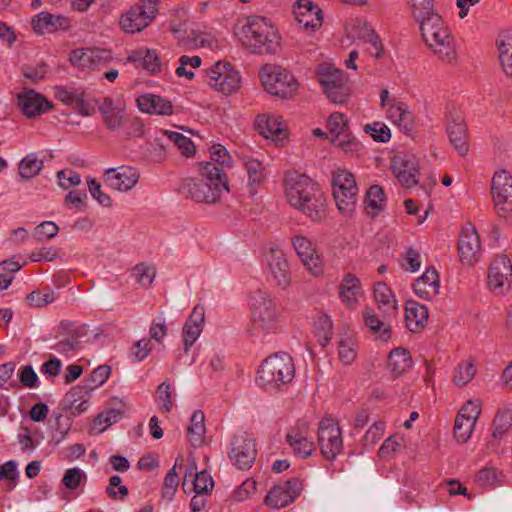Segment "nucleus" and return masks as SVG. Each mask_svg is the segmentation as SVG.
Masks as SVG:
<instances>
[{"instance_id":"nucleus-27","label":"nucleus","mask_w":512,"mask_h":512,"mask_svg":"<svg viewBox=\"0 0 512 512\" xmlns=\"http://www.w3.org/2000/svg\"><path fill=\"white\" fill-rule=\"evenodd\" d=\"M294 11L295 17L305 28L316 29L321 26L323 16L321 9L309 0L298 1Z\"/></svg>"},{"instance_id":"nucleus-24","label":"nucleus","mask_w":512,"mask_h":512,"mask_svg":"<svg viewBox=\"0 0 512 512\" xmlns=\"http://www.w3.org/2000/svg\"><path fill=\"white\" fill-rule=\"evenodd\" d=\"M213 485V479L208 472H197L196 468L190 467L184 475L182 488L185 493L207 494Z\"/></svg>"},{"instance_id":"nucleus-26","label":"nucleus","mask_w":512,"mask_h":512,"mask_svg":"<svg viewBox=\"0 0 512 512\" xmlns=\"http://www.w3.org/2000/svg\"><path fill=\"white\" fill-rule=\"evenodd\" d=\"M413 288L416 295L423 300L430 301L437 296L440 282L436 269L433 267L428 268L424 274L415 281Z\"/></svg>"},{"instance_id":"nucleus-7","label":"nucleus","mask_w":512,"mask_h":512,"mask_svg":"<svg viewBox=\"0 0 512 512\" xmlns=\"http://www.w3.org/2000/svg\"><path fill=\"white\" fill-rule=\"evenodd\" d=\"M318 81L327 98L336 104L344 103L349 96V87L344 72L330 63H321L317 70Z\"/></svg>"},{"instance_id":"nucleus-37","label":"nucleus","mask_w":512,"mask_h":512,"mask_svg":"<svg viewBox=\"0 0 512 512\" xmlns=\"http://www.w3.org/2000/svg\"><path fill=\"white\" fill-rule=\"evenodd\" d=\"M286 441L294 453L306 458L315 450L314 442L308 440L299 429H292L286 435Z\"/></svg>"},{"instance_id":"nucleus-30","label":"nucleus","mask_w":512,"mask_h":512,"mask_svg":"<svg viewBox=\"0 0 512 512\" xmlns=\"http://www.w3.org/2000/svg\"><path fill=\"white\" fill-rule=\"evenodd\" d=\"M138 108L145 113L155 115H171L173 113L172 103L161 96L145 94L137 98Z\"/></svg>"},{"instance_id":"nucleus-29","label":"nucleus","mask_w":512,"mask_h":512,"mask_svg":"<svg viewBox=\"0 0 512 512\" xmlns=\"http://www.w3.org/2000/svg\"><path fill=\"white\" fill-rule=\"evenodd\" d=\"M127 61L133 63L137 68L141 67L151 74L161 71V62L156 50L139 48L130 53Z\"/></svg>"},{"instance_id":"nucleus-51","label":"nucleus","mask_w":512,"mask_h":512,"mask_svg":"<svg viewBox=\"0 0 512 512\" xmlns=\"http://www.w3.org/2000/svg\"><path fill=\"white\" fill-rule=\"evenodd\" d=\"M57 298V293L52 289L35 290L26 296V302L32 307H45L53 303Z\"/></svg>"},{"instance_id":"nucleus-5","label":"nucleus","mask_w":512,"mask_h":512,"mask_svg":"<svg viewBox=\"0 0 512 512\" xmlns=\"http://www.w3.org/2000/svg\"><path fill=\"white\" fill-rule=\"evenodd\" d=\"M295 368L292 357L280 352L266 358L258 370L256 378L261 387H277L287 384L294 378Z\"/></svg>"},{"instance_id":"nucleus-12","label":"nucleus","mask_w":512,"mask_h":512,"mask_svg":"<svg viewBox=\"0 0 512 512\" xmlns=\"http://www.w3.org/2000/svg\"><path fill=\"white\" fill-rule=\"evenodd\" d=\"M491 193L496 212L507 218L512 214V175L506 170L496 172L492 178Z\"/></svg>"},{"instance_id":"nucleus-62","label":"nucleus","mask_w":512,"mask_h":512,"mask_svg":"<svg viewBox=\"0 0 512 512\" xmlns=\"http://www.w3.org/2000/svg\"><path fill=\"white\" fill-rule=\"evenodd\" d=\"M121 477L113 475L109 479V485L106 488L108 496L115 500H124L128 496V488L125 485H121Z\"/></svg>"},{"instance_id":"nucleus-14","label":"nucleus","mask_w":512,"mask_h":512,"mask_svg":"<svg viewBox=\"0 0 512 512\" xmlns=\"http://www.w3.org/2000/svg\"><path fill=\"white\" fill-rule=\"evenodd\" d=\"M291 243L301 259L303 265L313 276L323 274V264L319 255L316 254L315 247L310 239L303 235H295L291 238Z\"/></svg>"},{"instance_id":"nucleus-11","label":"nucleus","mask_w":512,"mask_h":512,"mask_svg":"<svg viewBox=\"0 0 512 512\" xmlns=\"http://www.w3.org/2000/svg\"><path fill=\"white\" fill-rule=\"evenodd\" d=\"M257 455L255 440L247 432L234 434L228 451L232 464L240 470L249 469Z\"/></svg>"},{"instance_id":"nucleus-53","label":"nucleus","mask_w":512,"mask_h":512,"mask_svg":"<svg viewBox=\"0 0 512 512\" xmlns=\"http://www.w3.org/2000/svg\"><path fill=\"white\" fill-rule=\"evenodd\" d=\"M333 191L356 189L357 184L354 175L346 170H338L332 176Z\"/></svg>"},{"instance_id":"nucleus-61","label":"nucleus","mask_w":512,"mask_h":512,"mask_svg":"<svg viewBox=\"0 0 512 512\" xmlns=\"http://www.w3.org/2000/svg\"><path fill=\"white\" fill-rule=\"evenodd\" d=\"M247 174H248V182L249 185H258L263 180V165L257 159H247L244 162Z\"/></svg>"},{"instance_id":"nucleus-38","label":"nucleus","mask_w":512,"mask_h":512,"mask_svg":"<svg viewBox=\"0 0 512 512\" xmlns=\"http://www.w3.org/2000/svg\"><path fill=\"white\" fill-rule=\"evenodd\" d=\"M360 289L359 279L353 274H347L340 284L339 296L344 303L352 306L358 301Z\"/></svg>"},{"instance_id":"nucleus-28","label":"nucleus","mask_w":512,"mask_h":512,"mask_svg":"<svg viewBox=\"0 0 512 512\" xmlns=\"http://www.w3.org/2000/svg\"><path fill=\"white\" fill-rule=\"evenodd\" d=\"M32 28L38 34L51 33L58 29L66 30L69 27L68 18L60 15L40 12L33 17Z\"/></svg>"},{"instance_id":"nucleus-35","label":"nucleus","mask_w":512,"mask_h":512,"mask_svg":"<svg viewBox=\"0 0 512 512\" xmlns=\"http://www.w3.org/2000/svg\"><path fill=\"white\" fill-rule=\"evenodd\" d=\"M389 117L405 134L410 135L413 132V114L403 103L392 105L389 109Z\"/></svg>"},{"instance_id":"nucleus-3","label":"nucleus","mask_w":512,"mask_h":512,"mask_svg":"<svg viewBox=\"0 0 512 512\" xmlns=\"http://www.w3.org/2000/svg\"><path fill=\"white\" fill-rule=\"evenodd\" d=\"M240 41L245 49L255 54H275L280 47V37L266 18L250 16L241 28Z\"/></svg>"},{"instance_id":"nucleus-57","label":"nucleus","mask_w":512,"mask_h":512,"mask_svg":"<svg viewBox=\"0 0 512 512\" xmlns=\"http://www.w3.org/2000/svg\"><path fill=\"white\" fill-rule=\"evenodd\" d=\"M87 393V390L85 387L76 386L73 387L67 394H66V401L70 404V409L75 414H80L84 412L87 409L88 401L86 399H83L80 403L76 404L78 398H82V393Z\"/></svg>"},{"instance_id":"nucleus-56","label":"nucleus","mask_w":512,"mask_h":512,"mask_svg":"<svg viewBox=\"0 0 512 512\" xmlns=\"http://www.w3.org/2000/svg\"><path fill=\"white\" fill-rule=\"evenodd\" d=\"M408 3L417 22L435 13L433 0H408Z\"/></svg>"},{"instance_id":"nucleus-15","label":"nucleus","mask_w":512,"mask_h":512,"mask_svg":"<svg viewBox=\"0 0 512 512\" xmlns=\"http://www.w3.org/2000/svg\"><path fill=\"white\" fill-rule=\"evenodd\" d=\"M432 52L443 62L454 65L457 61L455 41L449 29L442 30L432 37L423 38Z\"/></svg>"},{"instance_id":"nucleus-18","label":"nucleus","mask_w":512,"mask_h":512,"mask_svg":"<svg viewBox=\"0 0 512 512\" xmlns=\"http://www.w3.org/2000/svg\"><path fill=\"white\" fill-rule=\"evenodd\" d=\"M139 179L137 170L130 166L109 168L105 171L104 182L114 190L128 191L132 189Z\"/></svg>"},{"instance_id":"nucleus-21","label":"nucleus","mask_w":512,"mask_h":512,"mask_svg":"<svg viewBox=\"0 0 512 512\" xmlns=\"http://www.w3.org/2000/svg\"><path fill=\"white\" fill-rule=\"evenodd\" d=\"M205 320V309L201 305H196L188 319L186 320L183 329V342H184V351L187 353L191 346L196 342L198 337L200 336Z\"/></svg>"},{"instance_id":"nucleus-58","label":"nucleus","mask_w":512,"mask_h":512,"mask_svg":"<svg viewBox=\"0 0 512 512\" xmlns=\"http://www.w3.org/2000/svg\"><path fill=\"white\" fill-rule=\"evenodd\" d=\"M164 133L181 150L183 155L189 157L194 154L195 146L190 138L178 132L165 131Z\"/></svg>"},{"instance_id":"nucleus-20","label":"nucleus","mask_w":512,"mask_h":512,"mask_svg":"<svg viewBox=\"0 0 512 512\" xmlns=\"http://www.w3.org/2000/svg\"><path fill=\"white\" fill-rule=\"evenodd\" d=\"M102 114L104 124L109 130H118L127 123L125 105L115 102L112 98L106 97L98 107Z\"/></svg>"},{"instance_id":"nucleus-47","label":"nucleus","mask_w":512,"mask_h":512,"mask_svg":"<svg viewBox=\"0 0 512 512\" xmlns=\"http://www.w3.org/2000/svg\"><path fill=\"white\" fill-rule=\"evenodd\" d=\"M374 296L380 309L389 311L397 308L394 295L386 283L378 282L375 285Z\"/></svg>"},{"instance_id":"nucleus-59","label":"nucleus","mask_w":512,"mask_h":512,"mask_svg":"<svg viewBox=\"0 0 512 512\" xmlns=\"http://www.w3.org/2000/svg\"><path fill=\"white\" fill-rule=\"evenodd\" d=\"M364 132L369 134L377 142H387L391 138V132L387 125L382 122H374L364 126Z\"/></svg>"},{"instance_id":"nucleus-32","label":"nucleus","mask_w":512,"mask_h":512,"mask_svg":"<svg viewBox=\"0 0 512 512\" xmlns=\"http://www.w3.org/2000/svg\"><path fill=\"white\" fill-rule=\"evenodd\" d=\"M406 326L412 332H418L427 323L428 308L416 301L409 300L406 303Z\"/></svg>"},{"instance_id":"nucleus-23","label":"nucleus","mask_w":512,"mask_h":512,"mask_svg":"<svg viewBox=\"0 0 512 512\" xmlns=\"http://www.w3.org/2000/svg\"><path fill=\"white\" fill-rule=\"evenodd\" d=\"M512 276V264L510 259L504 255H497L489 269L488 284L492 289H500L509 281Z\"/></svg>"},{"instance_id":"nucleus-60","label":"nucleus","mask_w":512,"mask_h":512,"mask_svg":"<svg viewBox=\"0 0 512 512\" xmlns=\"http://www.w3.org/2000/svg\"><path fill=\"white\" fill-rule=\"evenodd\" d=\"M341 434L338 422L330 417L323 418L318 427V443H323L324 438Z\"/></svg>"},{"instance_id":"nucleus-25","label":"nucleus","mask_w":512,"mask_h":512,"mask_svg":"<svg viewBox=\"0 0 512 512\" xmlns=\"http://www.w3.org/2000/svg\"><path fill=\"white\" fill-rule=\"evenodd\" d=\"M255 123L259 133L265 138L281 141L288 136V131L280 116L259 115Z\"/></svg>"},{"instance_id":"nucleus-8","label":"nucleus","mask_w":512,"mask_h":512,"mask_svg":"<svg viewBox=\"0 0 512 512\" xmlns=\"http://www.w3.org/2000/svg\"><path fill=\"white\" fill-rule=\"evenodd\" d=\"M87 334L85 325L76 326L73 321L62 320L57 328L51 349L60 355L75 356L81 348L80 339Z\"/></svg>"},{"instance_id":"nucleus-16","label":"nucleus","mask_w":512,"mask_h":512,"mask_svg":"<svg viewBox=\"0 0 512 512\" xmlns=\"http://www.w3.org/2000/svg\"><path fill=\"white\" fill-rule=\"evenodd\" d=\"M460 260L463 264L473 265L480 256V238L474 227H465L460 233L458 241Z\"/></svg>"},{"instance_id":"nucleus-55","label":"nucleus","mask_w":512,"mask_h":512,"mask_svg":"<svg viewBox=\"0 0 512 512\" xmlns=\"http://www.w3.org/2000/svg\"><path fill=\"white\" fill-rule=\"evenodd\" d=\"M72 65L81 69H95L91 48H78L71 52L69 57Z\"/></svg>"},{"instance_id":"nucleus-48","label":"nucleus","mask_w":512,"mask_h":512,"mask_svg":"<svg viewBox=\"0 0 512 512\" xmlns=\"http://www.w3.org/2000/svg\"><path fill=\"white\" fill-rule=\"evenodd\" d=\"M321 453L326 460L333 461L343 449L342 433L324 438L323 443H318Z\"/></svg>"},{"instance_id":"nucleus-1","label":"nucleus","mask_w":512,"mask_h":512,"mask_svg":"<svg viewBox=\"0 0 512 512\" xmlns=\"http://www.w3.org/2000/svg\"><path fill=\"white\" fill-rule=\"evenodd\" d=\"M285 196L288 203L308 216L312 221L325 217L326 199L318 185L305 174L287 172L284 178Z\"/></svg>"},{"instance_id":"nucleus-45","label":"nucleus","mask_w":512,"mask_h":512,"mask_svg":"<svg viewBox=\"0 0 512 512\" xmlns=\"http://www.w3.org/2000/svg\"><path fill=\"white\" fill-rule=\"evenodd\" d=\"M290 503H292V498L282 485H275L265 498V504L272 509H280Z\"/></svg>"},{"instance_id":"nucleus-10","label":"nucleus","mask_w":512,"mask_h":512,"mask_svg":"<svg viewBox=\"0 0 512 512\" xmlns=\"http://www.w3.org/2000/svg\"><path fill=\"white\" fill-rule=\"evenodd\" d=\"M208 84L224 95L236 92L241 85V77L230 63L217 62L206 70Z\"/></svg>"},{"instance_id":"nucleus-41","label":"nucleus","mask_w":512,"mask_h":512,"mask_svg":"<svg viewBox=\"0 0 512 512\" xmlns=\"http://www.w3.org/2000/svg\"><path fill=\"white\" fill-rule=\"evenodd\" d=\"M357 191L356 189H349L344 191H333V197L337 205L338 210L344 216L350 217L355 211L357 203Z\"/></svg>"},{"instance_id":"nucleus-42","label":"nucleus","mask_w":512,"mask_h":512,"mask_svg":"<svg viewBox=\"0 0 512 512\" xmlns=\"http://www.w3.org/2000/svg\"><path fill=\"white\" fill-rule=\"evenodd\" d=\"M512 427V409L501 408L497 411L493 420V440L499 441Z\"/></svg>"},{"instance_id":"nucleus-17","label":"nucleus","mask_w":512,"mask_h":512,"mask_svg":"<svg viewBox=\"0 0 512 512\" xmlns=\"http://www.w3.org/2000/svg\"><path fill=\"white\" fill-rule=\"evenodd\" d=\"M391 168L402 186L411 188L417 184L418 162L415 156L408 154L395 156Z\"/></svg>"},{"instance_id":"nucleus-19","label":"nucleus","mask_w":512,"mask_h":512,"mask_svg":"<svg viewBox=\"0 0 512 512\" xmlns=\"http://www.w3.org/2000/svg\"><path fill=\"white\" fill-rule=\"evenodd\" d=\"M446 130L454 148L461 156L466 155L469 151L467 128L463 117L459 113H449Z\"/></svg>"},{"instance_id":"nucleus-6","label":"nucleus","mask_w":512,"mask_h":512,"mask_svg":"<svg viewBox=\"0 0 512 512\" xmlns=\"http://www.w3.org/2000/svg\"><path fill=\"white\" fill-rule=\"evenodd\" d=\"M264 89L280 98H292L298 90V82L286 69L274 64L264 65L259 73Z\"/></svg>"},{"instance_id":"nucleus-52","label":"nucleus","mask_w":512,"mask_h":512,"mask_svg":"<svg viewBox=\"0 0 512 512\" xmlns=\"http://www.w3.org/2000/svg\"><path fill=\"white\" fill-rule=\"evenodd\" d=\"M338 355L344 365L347 366L353 363L357 356V350L355 340L352 337L346 336L339 340Z\"/></svg>"},{"instance_id":"nucleus-54","label":"nucleus","mask_w":512,"mask_h":512,"mask_svg":"<svg viewBox=\"0 0 512 512\" xmlns=\"http://www.w3.org/2000/svg\"><path fill=\"white\" fill-rule=\"evenodd\" d=\"M476 368L472 361H465L460 363L453 376V382L457 386H465L467 385L475 376Z\"/></svg>"},{"instance_id":"nucleus-4","label":"nucleus","mask_w":512,"mask_h":512,"mask_svg":"<svg viewBox=\"0 0 512 512\" xmlns=\"http://www.w3.org/2000/svg\"><path fill=\"white\" fill-rule=\"evenodd\" d=\"M252 323L249 333L253 337H263L276 328L279 311L274 298L267 291L257 289L251 292Z\"/></svg>"},{"instance_id":"nucleus-31","label":"nucleus","mask_w":512,"mask_h":512,"mask_svg":"<svg viewBox=\"0 0 512 512\" xmlns=\"http://www.w3.org/2000/svg\"><path fill=\"white\" fill-rule=\"evenodd\" d=\"M499 61L504 74L512 79V30H503L496 39Z\"/></svg>"},{"instance_id":"nucleus-63","label":"nucleus","mask_w":512,"mask_h":512,"mask_svg":"<svg viewBox=\"0 0 512 512\" xmlns=\"http://www.w3.org/2000/svg\"><path fill=\"white\" fill-rule=\"evenodd\" d=\"M134 275L137 282L142 286H150L156 276V270L153 267H149L144 263H139L133 268Z\"/></svg>"},{"instance_id":"nucleus-46","label":"nucleus","mask_w":512,"mask_h":512,"mask_svg":"<svg viewBox=\"0 0 512 512\" xmlns=\"http://www.w3.org/2000/svg\"><path fill=\"white\" fill-rule=\"evenodd\" d=\"M333 323L329 316L320 315L314 323V333L322 347L329 344L332 337Z\"/></svg>"},{"instance_id":"nucleus-43","label":"nucleus","mask_w":512,"mask_h":512,"mask_svg":"<svg viewBox=\"0 0 512 512\" xmlns=\"http://www.w3.org/2000/svg\"><path fill=\"white\" fill-rule=\"evenodd\" d=\"M43 166V160H40L35 153H30L19 162L18 172L22 179L27 180L37 176Z\"/></svg>"},{"instance_id":"nucleus-50","label":"nucleus","mask_w":512,"mask_h":512,"mask_svg":"<svg viewBox=\"0 0 512 512\" xmlns=\"http://www.w3.org/2000/svg\"><path fill=\"white\" fill-rule=\"evenodd\" d=\"M331 141L334 145L342 148L345 153H358L362 149V145L350 133L349 127L332 137Z\"/></svg>"},{"instance_id":"nucleus-34","label":"nucleus","mask_w":512,"mask_h":512,"mask_svg":"<svg viewBox=\"0 0 512 512\" xmlns=\"http://www.w3.org/2000/svg\"><path fill=\"white\" fill-rule=\"evenodd\" d=\"M412 358L407 349L398 347L388 355V368L395 376H400L412 367Z\"/></svg>"},{"instance_id":"nucleus-36","label":"nucleus","mask_w":512,"mask_h":512,"mask_svg":"<svg viewBox=\"0 0 512 512\" xmlns=\"http://www.w3.org/2000/svg\"><path fill=\"white\" fill-rule=\"evenodd\" d=\"M353 29L356 30L358 38L372 44L375 51L371 52V55L376 58H380L383 54V45L374 29L362 20H355L353 23Z\"/></svg>"},{"instance_id":"nucleus-9","label":"nucleus","mask_w":512,"mask_h":512,"mask_svg":"<svg viewBox=\"0 0 512 512\" xmlns=\"http://www.w3.org/2000/svg\"><path fill=\"white\" fill-rule=\"evenodd\" d=\"M159 0H142L132 6L120 18L121 28L126 33H136L145 29L156 17Z\"/></svg>"},{"instance_id":"nucleus-22","label":"nucleus","mask_w":512,"mask_h":512,"mask_svg":"<svg viewBox=\"0 0 512 512\" xmlns=\"http://www.w3.org/2000/svg\"><path fill=\"white\" fill-rule=\"evenodd\" d=\"M18 104L23 114L28 118L41 115L53 107L50 101L34 90H28L19 94Z\"/></svg>"},{"instance_id":"nucleus-2","label":"nucleus","mask_w":512,"mask_h":512,"mask_svg":"<svg viewBox=\"0 0 512 512\" xmlns=\"http://www.w3.org/2000/svg\"><path fill=\"white\" fill-rule=\"evenodd\" d=\"M201 178L185 179L180 191L198 203L215 204L222 193L229 192L226 173L222 168L210 162L200 164Z\"/></svg>"},{"instance_id":"nucleus-33","label":"nucleus","mask_w":512,"mask_h":512,"mask_svg":"<svg viewBox=\"0 0 512 512\" xmlns=\"http://www.w3.org/2000/svg\"><path fill=\"white\" fill-rule=\"evenodd\" d=\"M270 271L276 283L286 287L290 281L289 265L282 252H273L269 260Z\"/></svg>"},{"instance_id":"nucleus-39","label":"nucleus","mask_w":512,"mask_h":512,"mask_svg":"<svg viewBox=\"0 0 512 512\" xmlns=\"http://www.w3.org/2000/svg\"><path fill=\"white\" fill-rule=\"evenodd\" d=\"M204 419L205 416L201 410L194 411L190 419V425L187 428L189 442L195 447L202 445L204 442L206 432Z\"/></svg>"},{"instance_id":"nucleus-49","label":"nucleus","mask_w":512,"mask_h":512,"mask_svg":"<svg viewBox=\"0 0 512 512\" xmlns=\"http://www.w3.org/2000/svg\"><path fill=\"white\" fill-rule=\"evenodd\" d=\"M364 323L370 331L377 334L382 340L386 341L391 337V330L388 325L381 321L370 310H366L363 314Z\"/></svg>"},{"instance_id":"nucleus-40","label":"nucleus","mask_w":512,"mask_h":512,"mask_svg":"<svg viewBox=\"0 0 512 512\" xmlns=\"http://www.w3.org/2000/svg\"><path fill=\"white\" fill-rule=\"evenodd\" d=\"M365 202L367 213L372 217L378 215L384 210L386 204V195L383 188L379 185H372L366 192Z\"/></svg>"},{"instance_id":"nucleus-44","label":"nucleus","mask_w":512,"mask_h":512,"mask_svg":"<svg viewBox=\"0 0 512 512\" xmlns=\"http://www.w3.org/2000/svg\"><path fill=\"white\" fill-rule=\"evenodd\" d=\"M418 23L423 38L432 37L436 33L448 29L442 17L437 12L418 21Z\"/></svg>"},{"instance_id":"nucleus-64","label":"nucleus","mask_w":512,"mask_h":512,"mask_svg":"<svg viewBox=\"0 0 512 512\" xmlns=\"http://www.w3.org/2000/svg\"><path fill=\"white\" fill-rule=\"evenodd\" d=\"M59 232V227L52 221H44L34 229L33 236L36 240L52 239Z\"/></svg>"},{"instance_id":"nucleus-13","label":"nucleus","mask_w":512,"mask_h":512,"mask_svg":"<svg viewBox=\"0 0 512 512\" xmlns=\"http://www.w3.org/2000/svg\"><path fill=\"white\" fill-rule=\"evenodd\" d=\"M480 412L478 401L469 400L463 405L454 424V437L458 442L465 443L471 437Z\"/></svg>"}]
</instances>
